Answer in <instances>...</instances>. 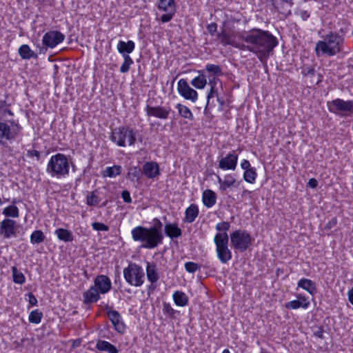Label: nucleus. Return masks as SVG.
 <instances>
[{
    "label": "nucleus",
    "mask_w": 353,
    "mask_h": 353,
    "mask_svg": "<svg viewBox=\"0 0 353 353\" xmlns=\"http://www.w3.org/2000/svg\"><path fill=\"white\" fill-rule=\"evenodd\" d=\"M239 37L244 43L232 40L224 30L217 34V38L223 46H231L242 51L251 52L261 63H266L269 57L272 54L274 48L278 45V40L273 34L260 28L243 31Z\"/></svg>",
    "instance_id": "obj_1"
},
{
    "label": "nucleus",
    "mask_w": 353,
    "mask_h": 353,
    "mask_svg": "<svg viewBox=\"0 0 353 353\" xmlns=\"http://www.w3.org/2000/svg\"><path fill=\"white\" fill-rule=\"evenodd\" d=\"M152 223L153 225L149 228L137 226L131 232L132 239L143 243L141 247L143 248L153 249L163 242L162 223L159 219L154 218Z\"/></svg>",
    "instance_id": "obj_2"
},
{
    "label": "nucleus",
    "mask_w": 353,
    "mask_h": 353,
    "mask_svg": "<svg viewBox=\"0 0 353 353\" xmlns=\"http://www.w3.org/2000/svg\"><path fill=\"white\" fill-rule=\"evenodd\" d=\"M152 223L153 225L149 228L137 226L131 232L132 239L143 243L141 247L143 248L153 249L163 242L162 223L159 219L154 218Z\"/></svg>",
    "instance_id": "obj_3"
},
{
    "label": "nucleus",
    "mask_w": 353,
    "mask_h": 353,
    "mask_svg": "<svg viewBox=\"0 0 353 353\" xmlns=\"http://www.w3.org/2000/svg\"><path fill=\"white\" fill-rule=\"evenodd\" d=\"M323 40L316 43L315 52L317 56H334L341 52L344 39L336 32L330 31L322 37Z\"/></svg>",
    "instance_id": "obj_4"
},
{
    "label": "nucleus",
    "mask_w": 353,
    "mask_h": 353,
    "mask_svg": "<svg viewBox=\"0 0 353 353\" xmlns=\"http://www.w3.org/2000/svg\"><path fill=\"white\" fill-rule=\"evenodd\" d=\"M70 170L69 161L67 157L61 153L52 155L47 165V172L51 176H65L68 174Z\"/></svg>",
    "instance_id": "obj_5"
},
{
    "label": "nucleus",
    "mask_w": 353,
    "mask_h": 353,
    "mask_svg": "<svg viewBox=\"0 0 353 353\" xmlns=\"http://www.w3.org/2000/svg\"><path fill=\"white\" fill-rule=\"evenodd\" d=\"M136 137L137 134L133 128L123 126L112 130L110 139L119 147H125L127 144L134 145L136 142Z\"/></svg>",
    "instance_id": "obj_6"
},
{
    "label": "nucleus",
    "mask_w": 353,
    "mask_h": 353,
    "mask_svg": "<svg viewBox=\"0 0 353 353\" xmlns=\"http://www.w3.org/2000/svg\"><path fill=\"white\" fill-rule=\"evenodd\" d=\"M214 241L216 245V255L219 261L225 264L232 259V252L228 248V235L225 232L217 233Z\"/></svg>",
    "instance_id": "obj_7"
},
{
    "label": "nucleus",
    "mask_w": 353,
    "mask_h": 353,
    "mask_svg": "<svg viewBox=\"0 0 353 353\" xmlns=\"http://www.w3.org/2000/svg\"><path fill=\"white\" fill-rule=\"evenodd\" d=\"M144 272L141 267L131 263L123 269V276L128 283L135 287H139L144 282Z\"/></svg>",
    "instance_id": "obj_8"
},
{
    "label": "nucleus",
    "mask_w": 353,
    "mask_h": 353,
    "mask_svg": "<svg viewBox=\"0 0 353 353\" xmlns=\"http://www.w3.org/2000/svg\"><path fill=\"white\" fill-rule=\"evenodd\" d=\"M230 237L232 245L240 252L247 250L252 244V237L245 230H235Z\"/></svg>",
    "instance_id": "obj_9"
},
{
    "label": "nucleus",
    "mask_w": 353,
    "mask_h": 353,
    "mask_svg": "<svg viewBox=\"0 0 353 353\" xmlns=\"http://www.w3.org/2000/svg\"><path fill=\"white\" fill-rule=\"evenodd\" d=\"M328 110L335 114L350 113L353 111V101L336 99L327 103Z\"/></svg>",
    "instance_id": "obj_10"
},
{
    "label": "nucleus",
    "mask_w": 353,
    "mask_h": 353,
    "mask_svg": "<svg viewBox=\"0 0 353 353\" xmlns=\"http://www.w3.org/2000/svg\"><path fill=\"white\" fill-rule=\"evenodd\" d=\"M10 124L0 121V143L3 140H14L17 137L20 130L19 125L14 121H10Z\"/></svg>",
    "instance_id": "obj_11"
},
{
    "label": "nucleus",
    "mask_w": 353,
    "mask_h": 353,
    "mask_svg": "<svg viewBox=\"0 0 353 353\" xmlns=\"http://www.w3.org/2000/svg\"><path fill=\"white\" fill-rule=\"evenodd\" d=\"M65 39V36L59 31L51 30L47 32L43 37V44L53 48Z\"/></svg>",
    "instance_id": "obj_12"
},
{
    "label": "nucleus",
    "mask_w": 353,
    "mask_h": 353,
    "mask_svg": "<svg viewBox=\"0 0 353 353\" xmlns=\"http://www.w3.org/2000/svg\"><path fill=\"white\" fill-rule=\"evenodd\" d=\"M178 92L185 99L195 102L197 100L198 94L192 89L186 80L181 79L178 81Z\"/></svg>",
    "instance_id": "obj_13"
},
{
    "label": "nucleus",
    "mask_w": 353,
    "mask_h": 353,
    "mask_svg": "<svg viewBox=\"0 0 353 353\" xmlns=\"http://www.w3.org/2000/svg\"><path fill=\"white\" fill-rule=\"evenodd\" d=\"M238 161V154L234 151L230 152L225 157L221 158L219 161V167L223 170H234Z\"/></svg>",
    "instance_id": "obj_14"
},
{
    "label": "nucleus",
    "mask_w": 353,
    "mask_h": 353,
    "mask_svg": "<svg viewBox=\"0 0 353 353\" xmlns=\"http://www.w3.org/2000/svg\"><path fill=\"white\" fill-rule=\"evenodd\" d=\"M15 223L14 221L10 219H6L1 222L0 234L4 239H9L16 235Z\"/></svg>",
    "instance_id": "obj_15"
},
{
    "label": "nucleus",
    "mask_w": 353,
    "mask_h": 353,
    "mask_svg": "<svg viewBox=\"0 0 353 353\" xmlns=\"http://www.w3.org/2000/svg\"><path fill=\"white\" fill-rule=\"evenodd\" d=\"M108 316L112 323L114 328L119 333H123L125 330V325L123 323L120 314L116 310L108 312Z\"/></svg>",
    "instance_id": "obj_16"
},
{
    "label": "nucleus",
    "mask_w": 353,
    "mask_h": 353,
    "mask_svg": "<svg viewBox=\"0 0 353 353\" xmlns=\"http://www.w3.org/2000/svg\"><path fill=\"white\" fill-rule=\"evenodd\" d=\"M170 112V108H165L162 106H146V114L148 117L153 116L159 119H166L169 116Z\"/></svg>",
    "instance_id": "obj_17"
},
{
    "label": "nucleus",
    "mask_w": 353,
    "mask_h": 353,
    "mask_svg": "<svg viewBox=\"0 0 353 353\" xmlns=\"http://www.w3.org/2000/svg\"><path fill=\"white\" fill-rule=\"evenodd\" d=\"M142 170L148 179H154L160 175L159 166L155 161L145 163L142 167Z\"/></svg>",
    "instance_id": "obj_18"
},
{
    "label": "nucleus",
    "mask_w": 353,
    "mask_h": 353,
    "mask_svg": "<svg viewBox=\"0 0 353 353\" xmlns=\"http://www.w3.org/2000/svg\"><path fill=\"white\" fill-rule=\"evenodd\" d=\"M94 287L101 294L107 293L111 288L110 279L105 275H99L94 279Z\"/></svg>",
    "instance_id": "obj_19"
},
{
    "label": "nucleus",
    "mask_w": 353,
    "mask_h": 353,
    "mask_svg": "<svg viewBox=\"0 0 353 353\" xmlns=\"http://www.w3.org/2000/svg\"><path fill=\"white\" fill-rule=\"evenodd\" d=\"M296 297V300H293L285 303V307L290 310H296L300 307L307 309L309 307L310 301L306 297L302 296L301 294H298Z\"/></svg>",
    "instance_id": "obj_20"
},
{
    "label": "nucleus",
    "mask_w": 353,
    "mask_h": 353,
    "mask_svg": "<svg viewBox=\"0 0 353 353\" xmlns=\"http://www.w3.org/2000/svg\"><path fill=\"white\" fill-rule=\"evenodd\" d=\"M135 48V43L133 41H128L127 42L119 41L117 46L118 52L123 56H130L129 54L132 52Z\"/></svg>",
    "instance_id": "obj_21"
},
{
    "label": "nucleus",
    "mask_w": 353,
    "mask_h": 353,
    "mask_svg": "<svg viewBox=\"0 0 353 353\" xmlns=\"http://www.w3.org/2000/svg\"><path fill=\"white\" fill-rule=\"evenodd\" d=\"M216 79H210L209 84L210 85V90L207 96V103L204 109V114H208L209 113V110L211 108L210 101L212 98L218 97V90L216 88Z\"/></svg>",
    "instance_id": "obj_22"
},
{
    "label": "nucleus",
    "mask_w": 353,
    "mask_h": 353,
    "mask_svg": "<svg viewBox=\"0 0 353 353\" xmlns=\"http://www.w3.org/2000/svg\"><path fill=\"white\" fill-rule=\"evenodd\" d=\"M298 288H301L307 291L310 294L314 295L316 292V285L310 279L303 278L298 281Z\"/></svg>",
    "instance_id": "obj_23"
},
{
    "label": "nucleus",
    "mask_w": 353,
    "mask_h": 353,
    "mask_svg": "<svg viewBox=\"0 0 353 353\" xmlns=\"http://www.w3.org/2000/svg\"><path fill=\"white\" fill-rule=\"evenodd\" d=\"M83 296L84 299L83 301L85 304L97 302L100 298L97 289L94 286H92L89 290L85 291Z\"/></svg>",
    "instance_id": "obj_24"
},
{
    "label": "nucleus",
    "mask_w": 353,
    "mask_h": 353,
    "mask_svg": "<svg viewBox=\"0 0 353 353\" xmlns=\"http://www.w3.org/2000/svg\"><path fill=\"white\" fill-rule=\"evenodd\" d=\"M165 233L171 239L178 238L181 236L182 230L176 223H167L165 225Z\"/></svg>",
    "instance_id": "obj_25"
},
{
    "label": "nucleus",
    "mask_w": 353,
    "mask_h": 353,
    "mask_svg": "<svg viewBox=\"0 0 353 353\" xmlns=\"http://www.w3.org/2000/svg\"><path fill=\"white\" fill-rule=\"evenodd\" d=\"M202 200L205 207L208 208L212 207L216 201L215 192L211 190H205L203 192Z\"/></svg>",
    "instance_id": "obj_26"
},
{
    "label": "nucleus",
    "mask_w": 353,
    "mask_h": 353,
    "mask_svg": "<svg viewBox=\"0 0 353 353\" xmlns=\"http://www.w3.org/2000/svg\"><path fill=\"white\" fill-rule=\"evenodd\" d=\"M199 214V208L196 205L191 204L185 212L184 222L192 223Z\"/></svg>",
    "instance_id": "obj_27"
},
{
    "label": "nucleus",
    "mask_w": 353,
    "mask_h": 353,
    "mask_svg": "<svg viewBox=\"0 0 353 353\" xmlns=\"http://www.w3.org/2000/svg\"><path fill=\"white\" fill-rule=\"evenodd\" d=\"M96 347L100 351L107 352L108 353H118L117 348L106 341L99 340L97 342Z\"/></svg>",
    "instance_id": "obj_28"
},
{
    "label": "nucleus",
    "mask_w": 353,
    "mask_h": 353,
    "mask_svg": "<svg viewBox=\"0 0 353 353\" xmlns=\"http://www.w3.org/2000/svg\"><path fill=\"white\" fill-rule=\"evenodd\" d=\"M172 296L175 304L178 306L184 307L188 303V296L181 291L174 292Z\"/></svg>",
    "instance_id": "obj_29"
},
{
    "label": "nucleus",
    "mask_w": 353,
    "mask_h": 353,
    "mask_svg": "<svg viewBox=\"0 0 353 353\" xmlns=\"http://www.w3.org/2000/svg\"><path fill=\"white\" fill-rule=\"evenodd\" d=\"M157 7L163 12L176 11L174 0H159Z\"/></svg>",
    "instance_id": "obj_30"
},
{
    "label": "nucleus",
    "mask_w": 353,
    "mask_h": 353,
    "mask_svg": "<svg viewBox=\"0 0 353 353\" xmlns=\"http://www.w3.org/2000/svg\"><path fill=\"white\" fill-rule=\"evenodd\" d=\"M146 274L148 281L152 283H156L159 280V276L154 264H152L149 262L147 263Z\"/></svg>",
    "instance_id": "obj_31"
},
{
    "label": "nucleus",
    "mask_w": 353,
    "mask_h": 353,
    "mask_svg": "<svg viewBox=\"0 0 353 353\" xmlns=\"http://www.w3.org/2000/svg\"><path fill=\"white\" fill-rule=\"evenodd\" d=\"M122 168L121 165H114L111 167H107L105 170L103 171L102 175L103 177H115L121 174Z\"/></svg>",
    "instance_id": "obj_32"
},
{
    "label": "nucleus",
    "mask_w": 353,
    "mask_h": 353,
    "mask_svg": "<svg viewBox=\"0 0 353 353\" xmlns=\"http://www.w3.org/2000/svg\"><path fill=\"white\" fill-rule=\"evenodd\" d=\"M19 54L23 59H30V58H36L37 57V54L26 44L20 46Z\"/></svg>",
    "instance_id": "obj_33"
},
{
    "label": "nucleus",
    "mask_w": 353,
    "mask_h": 353,
    "mask_svg": "<svg viewBox=\"0 0 353 353\" xmlns=\"http://www.w3.org/2000/svg\"><path fill=\"white\" fill-rule=\"evenodd\" d=\"M58 239L64 242H70L73 240L72 234L66 229L58 228L55 230Z\"/></svg>",
    "instance_id": "obj_34"
},
{
    "label": "nucleus",
    "mask_w": 353,
    "mask_h": 353,
    "mask_svg": "<svg viewBox=\"0 0 353 353\" xmlns=\"http://www.w3.org/2000/svg\"><path fill=\"white\" fill-rule=\"evenodd\" d=\"M176 108H177L179 114L181 117H182L184 119H189L190 121L193 120V114L187 106L183 105L181 103H177Z\"/></svg>",
    "instance_id": "obj_35"
},
{
    "label": "nucleus",
    "mask_w": 353,
    "mask_h": 353,
    "mask_svg": "<svg viewBox=\"0 0 353 353\" xmlns=\"http://www.w3.org/2000/svg\"><path fill=\"white\" fill-rule=\"evenodd\" d=\"M191 84L197 89L203 88L207 84V79L205 74H200L198 77L191 81Z\"/></svg>",
    "instance_id": "obj_36"
},
{
    "label": "nucleus",
    "mask_w": 353,
    "mask_h": 353,
    "mask_svg": "<svg viewBox=\"0 0 353 353\" xmlns=\"http://www.w3.org/2000/svg\"><path fill=\"white\" fill-rule=\"evenodd\" d=\"M12 274L13 281L15 283L23 284L26 281V278L23 274L20 272L16 266L12 267Z\"/></svg>",
    "instance_id": "obj_37"
},
{
    "label": "nucleus",
    "mask_w": 353,
    "mask_h": 353,
    "mask_svg": "<svg viewBox=\"0 0 353 353\" xmlns=\"http://www.w3.org/2000/svg\"><path fill=\"white\" fill-rule=\"evenodd\" d=\"M3 214L6 216L13 218H17L19 216V209L14 205H11L4 208L3 210Z\"/></svg>",
    "instance_id": "obj_38"
},
{
    "label": "nucleus",
    "mask_w": 353,
    "mask_h": 353,
    "mask_svg": "<svg viewBox=\"0 0 353 353\" xmlns=\"http://www.w3.org/2000/svg\"><path fill=\"white\" fill-rule=\"evenodd\" d=\"M45 239V235L41 230H35L30 235V242L32 244H39Z\"/></svg>",
    "instance_id": "obj_39"
},
{
    "label": "nucleus",
    "mask_w": 353,
    "mask_h": 353,
    "mask_svg": "<svg viewBox=\"0 0 353 353\" xmlns=\"http://www.w3.org/2000/svg\"><path fill=\"white\" fill-rule=\"evenodd\" d=\"M256 178V169L251 168L244 172L243 179L245 181L250 183H254Z\"/></svg>",
    "instance_id": "obj_40"
},
{
    "label": "nucleus",
    "mask_w": 353,
    "mask_h": 353,
    "mask_svg": "<svg viewBox=\"0 0 353 353\" xmlns=\"http://www.w3.org/2000/svg\"><path fill=\"white\" fill-rule=\"evenodd\" d=\"M43 313L39 310L32 311L29 315L28 320L32 323L38 324L41 322Z\"/></svg>",
    "instance_id": "obj_41"
},
{
    "label": "nucleus",
    "mask_w": 353,
    "mask_h": 353,
    "mask_svg": "<svg viewBox=\"0 0 353 353\" xmlns=\"http://www.w3.org/2000/svg\"><path fill=\"white\" fill-rule=\"evenodd\" d=\"M123 62L120 68L121 73H126L129 71L130 65L133 63V61L130 56L123 57Z\"/></svg>",
    "instance_id": "obj_42"
},
{
    "label": "nucleus",
    "mask_w": 353,
    "mask_h": 353,
    "mask_svg": "<svg viewBox=\"0 0 353 353\" xmlns=\"http://www.w3.org/2000/svg\"><path fill=\"white\" fill-rule=\"evenodd\" d=\"M205 70L208 72L216 76H221L223 74L221 67L218 65L208 63L205 66Z\"/></svg>",
    "instance_id": "obj_43"
},
{
    "label": "nucleus",
    "mask_w": 353,
    "mask_h": 353,
    "mask_svg": "<svg viewBox=\"0 0 353 353\" xmlns=\"http://www.w3.org/2000/svg\"><path fill=\"white\" fill-rule=\"evenodd\" d=\"M139 174H140V170H139L137 167H132V168H129V170H128V177L131 181H134V179H136L137 181H139Z\"/></svg>",
    "instance_id": "obj_44"
},
{
    "label": "nucleus",
    "mask_w": 353,
    "mask_h": 353,
    "mask_svg": "<svg viewBox=\"0 0 353 353\" xmlns=\"http://www.w3.org/2000/svg\"><path fill=\"white\" fill-rule=\"evenodd\" d=\"M99 203V198L94 192H91L87 196V204L88 205L94 206L97 205Z\"/></svg>",
    "instance_id": "obj_45"
},
{
    "label": "nucleus",
    "mask_w": 353,
    "mask_h": 353,
    "mask_svg": "<svg viewBox=\"0 0 353 353\" xmlns=\"http://www.w3.org/2000/svg\"><path fill=\"white\" fill-rule=\"evenodd\" d=\"M199 268V265L194 262L189 261L185 263V269L188 272L194 273Z\"/></svg>",
    "instance_id": "obj_46"
},
{
    "label": "nucleus",
    "mask_w": 353,
    "mask_h": 353,
    "mask_svg": "<svg viewBox=\"0 0 353 353\" xmlns=\"http://www.w3.org/2000/svg\"><path fill=\"white\" fill-rule=\"evenodd\" d=\"M163 312L169 315L171 318H175V314L177 312L176 310H174L169 303H165L163 308Z\"/></svg>",
    "instance_id": "obj_47"
},
{
    "label": "nucleus",
    "mask_w": 353,
    "mask_h": 353,
    "mask_svg": "<svg viewBox=\"0 0 353 353\" xmlns=\"http://www.w3.org/2000/svg\"><path fill=\"white\" fill-rule=\"evenodd\" d=\"M92 227L97 231H108L109 227L103 223L94 222L92 223Z\"/></svg>",
    "instance_id": "obj_48"
},
{
    "label": "nucleus",
    "mask_w": 353,
    "mask_h": 353,
    "mask_svg": "<svg viewBox=\"0 0 353 353\" xmlns=\"http://www.w3.org/2000/svg\"><path fill=\"white\" fill-rule=\"evenodd\" d=\"M166 13L164 14H162L161 17V21L163 22V23H167V22H169L170 21H171V19H172L174 13H175V11H170V12H165Z\"/></svg>",
    "instance_id": "obj_49"
},
{
    "label": "nucleus",
    "mask_w": 353,
    "mask_h": 353,
    "mask_svg": "<svg viewBox=\"0 0 353 353\" xmlns=\"http://www.w3.org/2000/svg\"><path fill=\"white\" fill-rule=\"evenodd\" d=\"M230 223L228 222H221L216 225V229L218 231H223V232L227 233L226 232L230 229Z\"/></svg>",
    "instance_id": "obj_50"
},
{
    "label": "nucleus",
    "mask_w": 353,
    "mask_h": 353,
    "mask_svg": "<svg viewBox=\"0 0 353 353\" xmlns=\"http://www.w3.org/2000/svg\"><path fill=\"white\" fill-rule=\"evenodd\" d=\"M223 181L225 185H230V186L234 185L236 183V179L231 174H226Z\"/></svg>",
    "instance_id": "obj_51"
},
{
    "label": "nucleus",
    "mask_w": 353,
    "mask_h": 353,
    "mask_svg": "<svg viewBox=\"0 0 353 353\" xmlns=\"http://www.w3.org/2000/svg\"><path fill=\"white\" fill-rule=\"evenodd\" d=\"M121 197L123 199V201L127 203H132V199L130 196V193L128 190H123L121 192Z\"/></svg>",
    "instance_id": "obj_52"
},
{
    "label": "nucleus",
    "mask_w": 353,
    "mask_h": 353,
    "mask_svg": "<svg viewBox=\"0 0 353 353\" xmlns=\"http://www.w3.org/2000/svg\"><path fill=\"white\" fill-rule=\"evenodd\" d=\"M207 30L210 34L213 35L217 30V24L216 23L208 24L207 26Z\"/></svg>",
    "instance_id": "obj_53"
},
{
    "label": "nucleus",
    "mask_w": 353,
    "mask_h": 353,
    "mask_svg": "<svg viewBox=\"0 0 353 353\" xmlns=\"http://www.w3.org/2000/svg\"><path fill=\"white\" fill-rule=\"evenodd\" d=\"M28 298H29V303L31 305H36L37 304V298L35 297V296L32 294L31 292H30L28 294Z\"/></svg>",
    "instance_id": "obj_54"
},
{
    "label": "nucleus",
    "mask_w": 353,
    "mask_h": 353,
    "mask_svg": "<svg viewBox=\"0 0 353 353\" xmlns=\"http://www.w3.org/2000/svg\"><path fill=\"white\" fill-rule=\"evenodd\" d=\"M323 332H324V330H323V327H319L318 330L316 331L314 333V335L321 339H323L324 338L323 336Z\"/></svg>",
    "instance_id": "obj_55"
},
{
    "label": "nucleus",
    "mask_w": 353,
    "mask_h": 353,
    "mask_svg": "<svg viewBox=\"0 0 353 353\" xmlns=\"http://www.w3.org/2000/svg\"><path fill=\"white\" fill-rule=\"evenodd\" d=\"M28 157H36L37 159L40 157V153L39 151L32 150H28L27 152Z\"/></svg>",
    "instance_id": "obj_56"
},
{
    "label": "nucleus",
    "mask_w": 353,
    "mask_h": 353,
    "mask_svg": "<svg viewBox=\"0 0 353 353\" xmlns=\"http://www.w3.org/2000/svg\"><path fill=\"white\" fill-rule=\"evenodd\" d=\"M299 14L304 21L307 20L310 17V14L307 10H300Z\"/></svg>",
    "instance_id": "obj_57"
},
{
    "label": "nucleus",
    "mask_w": 353,
    "mask_h": 353,
    "mask_svg": "<svg viewBox=\"0 0 353 353\" xmlns=\"http://www.w3.org/2000/svg\"><path fill=\"white\" fill-rule=\"evenodd\" d=\"M307 185L312 188H315L318 185V181L316 179L312 178L309 180Z\"/></svg>",
    "instance_id": "obj_58"
},
{
    "label": "nucleus",
    "mask_w": 353,
    "mask_h": 353,
    "mask_svg": "<svg viewBox=\"0 0 353 353\" xmlns=\"http://www.w3.org/2000/svg\"><path fill=\"white\" fill-rule=\"evenodd\" d=\"M241 167L242 169L245 170V171L248 170V169H250V168H251L250 163L249 161L245 160V159H244L241 162Z\"/></svg>",
    "instance_id": "obj_59"
},
{
    "label": "nucleus",
    "mask_w": 353,
    "mask_h": 353,
    "mask_svg": "<svg viewBox=\"0 0 353 353\" xmlns=\"http://www.w3.org/2000/svg\"><path fill=\"white\" fill-rule=\"evenodd\" d=\"M348 300L353 305V287L347 292Z\"/></svg>",
    "instance_id": "obj_60"
},
{
    "label": "nucleus",
    "mask_w": 353,
    "mask_h": 353,
    "mask_svg": "<svg viewBox=\"0 0 353 353\" xmlns=\"http://www.w3.org/2000/svg\"><path fill=\"white\" fill-rule=\"evenodd\" d=\"M231 187L230 185H225V181H223V183L220 185L219 189L221 191H225L227 188Z\"/></svg>",
    "instance_id": "obj_61"
},
{
    "label": "nucleus",
    "mask_w": 353,
    "mask_h": 353,
    "mask_svg": "<svg viewBox=\"0 0 353 353\" xmlns=\"http://www.w3.org/2000/svg\"><path fill=\"white\" fill-rule=\"evenodd\" d=\"M336 224V219H332L330 221L328 222L327 223V227L329 228L333 227L334 225H335Z\"/></svg>",
    "instance_id": "obj_62"
},
{
    "label": "nucleus",
    "mask_w": 353,
    "mask_h": 353,
    "mask_svg": "<svg viewBox=\"0 0 353 353\" xmlns=\"http://www.w3.org/2000/svg\"><path fill=\"white\" fill-rule=\"evenodd\" d=\"M216 100H217V101L220 104V109H222L223 108V105H224V100H223V99L221 98V97H219V96H218V97H216Z\"/></svg>",
    "instance_id": "obj_63"
},
{
    "label": "nucleus",
    "mask_w": 353,
    "mask_h": 353,
    "mask_svg": "<svg viewBox=\"0 0 353 353\" xmlns=\"http://www.w3.org/2000/svg\"><path fill=\"white\" fill-rule=\"evenodd\" d=\"M314 70L313 68L310 69L307 72V75H314Z\"/></svg>",
    "instance_id": "obj_64"
}]
</instances>
